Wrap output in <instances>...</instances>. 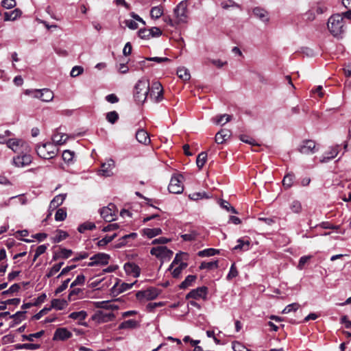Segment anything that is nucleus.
Wrapping results in <instances>:
<instances>
[{"instance_id": "nucleus-23", "label": "nucleus", "mask_w": 351, "mask_h": 351, "mask_svg": "<svg viewBox=\"0 0 351 351\" xmlns=\"http://www.w3.org/2000/svg\"><path fill=\"white\" fill-rule=\"evenodd\" d=\"M66 197V193H62L56 195L51 201L49 209L54 210L62 205Z\"/></svg>"}, {"instance_id": "nucleus-21", "label": "nucleus", "mask_w": 351, "mask_h": 351, "mask_svg": "<svg viewBox=\"0 0 351 351\" xmlns=\"http://www.w3.org/2000/svg\"><path fill=\"white\" fill-rule=\"evenodd\" d=\"M230 136L231 132L230 130L222 129L216 134L215 141L217 144H222L226 141Z\"/></svg>"}, {"instance_id": "nucleus-45", "label": "nucleus", "mask_w": 351, "mask_h": 351, "mask_svg": "<svg viewBox=\"0 0 351 351\" xmlns=\"http://www.w3.org/2000/svg\"><path fill=\"white\" fill-rule=\"evenodd\" d=\"M45 333L44 330H40L36 333H32L29 335H22V340L23 341H33L34 338H40Z\"/></svg>"}, {"instance_id": "nucleus-15", "label": "nucleus", "mask_w": 351, "mask_h": 351, "mask_svg": "<svg viewBox=\"0 0 351 351\" xmlns=\"http://www.w3.org/2000/svg\"><path fill=\"white\" fill-rule=\"evenodd\" d=\"M316 150L315 142L312 140L303 141L298 148V151L303 154L315 153Z\"/></svg>"}, {"instance_id": "nucleus-1", "label": "nucleus", "mask_w": 351, "mask_h": 351, "mask_svg": "<svg viewBox=\"0 0 351 351\" xmlns=\"http://www.w3.org/2000/svg\"><path fill=\"white\" fill-rule=\"evenodd\" d=\"M149 81L145 77L140 79L134 86V98L139 104H143L149 95Z\"/></svg>"}, {"instance_id": "nucleus-19", "label": "nucleus", "mask_w": 351, "mask_h": 351, "mask_svg": "<svg viewBox=\"0 0 351 351\" xmlns=\"http://www.w3.org/2000/svg\"><path fill=\"white\" fill-rule=\"evenodd\" d=\"M72 333L65 328H60L56 329L54 332L53 340H66L71 337Z\"/></svg>"}, {"instance_id": "nucleus-55", "label": "nucleus", "mask_w": 351, "mask_h": 351, "mask_svg": "<svg viewBox=\"0 0 351 351\" xmlns=\"http://www.w3.org/2000/svg\"><path fill=\"white\" fill-rule=\"evenodd\" d=\"M300 307V304L298 303H292L287 305L282 311L284 314L289 313L292 311H296Z\"/></svg>"}, {"instance_id": "nucleus-39", "label": "nucleus", "mask_w": 351, "mask_h": 351, "mask_svg": "<svg viewBox=\"0 0 351 351\" xmlns=\"http://www.w3.org/2000/svg\"><path fill=\"white\" fill-rule=\"evenodd\" d=\"M56 232L57 234L56 235V237L53 238V241L55 243H60V241L64 240L69 237V234L62 230L58 229L56 230Z\"/></svg>"}, {"instance_id": "nucleus-64", "label": "nucleus", "mask_w": 351, "mask_h": 351, "mask_svg": "<svg viewBox=\"0 0 351 351\" xmlns=\"http://www.w3.org/2000/svg\"><path fill=\"white\" fill-rule=\"evenodd\" d=\"M15 0H3L1 2L2 6L5 9H12L16 6Z\"/></svg>"}, {"instance_id": "nucleus-53", "label": "nucleus", "mask_w": 351, "mask_h": 351, "mask_svg": "<svg viewBox=\"0 0 351 351\" xmlns=\"http://www.w3.org/2000/svg\"><path fill=\"white\" fill-rule=\"evenodd\" d=\"M106 119L109 123L114 124L119 119V114L116 111L109 112L106 114Z\"/></svg>"}, {"instance_id": "nucleus-58", "label": "nucleus", "mask_w": 351, "mask_h": 351, "mask_svg": "<svg viewBox=\"0 0 351 351\" xmlns=\"http://www.w3.org/2000/svg\"><path fill=\"white\" fill-rule=\"evenodd\" d=\"M149 29H140L138 32V36L142 39H149L151 38Z\"/></svg>"}, {"instance_id": "nucleus-14", "label": "nucleus", "mask_w": 351, "mask_h": 351, "mask_svg": "<svg viewBox=\"0 0 351 351\" xmlns=\"http://www.w3.org/2000/svg\"><path fill=\"white\" fill-rule=\"evenodd\" d=\"M32 161L31 155L27 154H19L13 158V163L17 167H24L29 165Z\"/></svg>"}, {"instance_id": "nucleus-24", "label": "nucleus", "mask_w": 351, "mask_h": 351, "mask_svg": "<svg viewBox=\"0 0 351 351\" xmlns=\"http://www.w3.org/2000/svg\"><path fill=\"white\" fill-rule=\"evenodd\" d=\"M136 139L140 143L143 145H148L150 143V138L148 133L143 129L138 130L136 132Z\"/></svg>"}, {"instance_id": "nucleus-28", "label": "nucleus", "mask_w": 351, "mask_h": 351, "mask_svg": "<svg viewBox=\"0 0 351 351\" xmlns=\"http://www.w3.org/2000/svg\"><path fill=\"white\" fill-rule=\"evenodd\" d=\"M137 237V233L132 232L128 234L123 235L119 239V242L115 245V247L121 248L128 243V240L130 239H134Z\"/></svg>"}, {"instance_id": "nucleus-18", "label": "nucleus", "mask_w": 351, "mask_h": 351, "mask_svg": "<svg viewBox=\"0 0 351 351\" xmlns=\"http://www.w3.org/2000/svg\"><path fill=\"white\" fill-rule=\"evenodd\" d=\"M123 268L127 274L132 275L135 278L140 275V267L134 263L128 262L125 263Z\"/></svg>"}, {"instance_id": "nucleus-25", "label": "nucleus", "mask_w": 351, "mask_h": 351, "mask_svg": "<svg viewBox=\"0 0 351 351\" xmlns=\"http://www.w3.org/2000/svg\"><path fill=\"white\" fill-rule=\"evenodd\" d=\"M189 258V254L185 252H180L176 254V256L169 267V270H171L173 267L178 264H180L183 261H186Z\"/></svg>"}, {"instance_id": "nucleus-41", "label": "nucleus", "mask_w": 351, "mask_h": 351, "mask_svg": "<svg viewBox=\"0 0 351 351\" xmlns=\"http://www.w3.org/2000/svg\"><path fill=\"white\" fill-rule=\"evenodd\" d=\"M207 160V154L206 152H202L198 154L196 159L197 166L199 169H201Z\"/></svg>"}, {"instance_id": "nucleus-16", "label": "nucleus", "mask_w": 351, "mask_h": 351, "mask_svg": "<svg viewBox=\"0 0 351 351\" xmlns=\"http://www.w3.org/2000/svg\"><path fill=\"white\" fill-rule=\"evenodd\" d=\"M34 97L40 99L43 101L49 102L53 99V93L48 88H43L40 90H36Z\"/></svg>"}, {"instance_id": "nucleus-35", "label": "nucleus", "mask_w": 351, "mask_h": 351, "mask_svg": "<svg viewBox=\"0 0 351 351\" xmlns=\"http://www.w3.org/2000/svg\"><path fill=\"white\" fill-rule=\"evenodd\" d=\"M16 350H21V349H25V350H38L40 348V344L36 343H18L14 345Z\"/></svg>"}, {"instance_id": "nucleus-40", "label": "nucleus", "mask_w": 351, "mask_h": 351, "mask_svg": "<svg viewBox=\"0 0 351 351\" xmlns=\"http://www.w3.org/2000/svg\"><path fill=\"white\" fill-rule=\"evenodd\" d=\"M219 253V250L214 248H208L199 251L197 255L200 257L212 256Z\"/></svg>"}, {"instance_id": "nucleus-57", "label": "nucleus", "mask_w": 351, "mask_h": 351, "mask_svg": "<svg viewBox=\"0 0 351 351\" xmlns=\"http://www.w3.org/2000/svg\"><path fill=\"white\" fill-rule=\"evenodd\" d=\"M85 282V276L83 274L78 275L71 285V288L77 285H83Z\"/></svg>"}, {"instance_id": "nucleus-62", "label": "nucleus", "mask_w": 351, "mask_h": 351, "mask_svg": "<svg viewBox=\"0 0 351 351\" xmlns=\"http://www.w3.org/2000/svg\"><path fill=\"white\" fill-rule=\"evenodd\" d=\"M232 349L234 351H249V350L239 341L232 342Z\"/></svg>"}, {"instance_id": "nucleus-63", "label": "nucleus", "mask_w": 351, "mask_h": 351, "mask_svg": "<svg viewBox=\"0 0 351 351\" xmlns=\"http://www.w3.org/2000/svg\"><path fill=\"white\" fill-rule=\"evenodd\" d=\"M84 71V69L80 66H75L71 71L70 75L71 77H77L82 74Z\"/></svg>"}, {"instance_id": "nucleus-36", "label": "nucleus", "mask_w": 351, "mask_h": 351, "mask_svg": "<svg viewBox=\"0 0 351 351\" xmlns=\"http://www.w3.org/2000/svg\"><path fill=\"white\" fill-rule=\"evenodd\" d=\"M197 276L195 275H189L186 277L184 280L179 285L180 289H184L192 285V283L195 282Z\"/></svg>"}, {"instance_id": "nucleus-42", "label": "nucleus", "mask_w": 351, "mask_h": 351, "mask_svg": "<svg viewBox=\"0 0 351 351\" xmlns=\"http://www.w3.org/2000/svg\"><path fill=\"white\" fill-rule=\"evenodd\" d=\"M188 266V264L184 262H181L179 265L176 267L171 274L172 276L175 278H178L182 271L183 269H184Z\"/></svg>"}, {"instance_id": "nucleus-52", "label": "nucleus", "mask_w": 351, "mask_h": 351, "mask_svg": "<svg viewBox=\"0 0 351 351\" xmlns=\"http://www.w3.org/2000/svg\"><path fill=\"white\" fill-rule=\"evenodd\" d=\"M52 140L57 145H62L66 143L67 137L64 134H56L53 135Z\"/></svg>"}, {"instance_id": "nucleus-8", "label": "nucleus", "mask_w": 351, "mask_h": 351, "mask_svg": "<svg viewBox=\"0 0 351 351\" xmlns=\"http://www.w3.org/2000/svg\"><path fill=\"white\" fill-rule=\"evenodd\" d=\"M181 175L173 176L170 180V183L168 186V190L171 193L180 194L182 193L184 186L182 184Z\"/></svg>"}, {"instance_id": "nucleus-47", "label": "nucleus", "mask_w": 351, "mask_h": 351, "mask_svg": "<svg viewBox=\"0 0 351 351\" xmlns=\"http://www.w3.org/2000/svg\"><path fill=\"white\" fill-rule=\"evenodd\" d=\"M26 311H18L15 314L10 315V318L14 320V324H19L22 320L25 319Z\"/></svg>"}, {"instance_id": "nucleus-13", "label": "nucleus", "mask_w": 351, "mask_h": 351, "mask_svg": "<svg viewBox=\"0 0 351 351\" xmlns=\"http://www.w3.org/2000/svg\"><path fill=\"white\" fill-rule=\"evenodd\" d=\"M110 255L105 253H97L90 258L91 262L88 263V267H93L95 265H108L110 260Z\"/></svg>"}, {"instance_id": "nucleus-56", "label": "nucleus", "mask_w": 351, "mask_h": 351, "mask_svg": "<svg viewBox=\"0 0 351 351\" xmlns=\"http://www.w3.org/2000/svg\"><path fill=\"white\" fill-rule=\"evenodd\" d=\"M238 271H237V269L235 266V263H233L232 264L230 268V271L226 276V279L228 280H232V278L237 277L238 276Z\"/></svg>"}, {"instance_id": "nucleus-20", "label": "nucleus", "mask_w": 351, "mask_h": 351, "mask_svg": "<svg viewBox=\"0 0 351 351\" xmlns=\"http://www.w3.org/2000/svg\"><path fill=\"white\" fill-rule=\"evenodd\" d=\"M339 146L336 145L330 148V150L324 153L322 158L321 162H328L329 160L335 158L339 153Z\"/></svg>"}, {"instance_id": "nucleus-3", "label": "nucleus", "mask_w": 351, "mask_h": 351, "mask_svg": "<svg viewBox=\"0 0 351 351\" xmlns=\"http://www.w3.org/2000/svg\"><path fill=\"white\" fill-rule=\"evenodd\" d=\"M150 254L165 262L169 261L173 253L166 246H158L152 247L150 250Z\"/></svg>"}, {"instance_id": "nucleus-5", "label": "nucleus", "mask_w": 351, "mask_h": 351, "mask_svg": "<svg viewBox=\"0 0 351 351\" xmlns=\"http://www.w3.org/2000/svg\"><path fill=\"white\" fill-rule=\"evenodd\" d=\"M149 96L157 103L161 101L163 99V88L162 84L158 81H154L149 87Z\"/></svg>"}, {"instance_id": "nucleus-59", "label": "nucleus", "mask_w": 351, "mask_h": 351, "mask_svg": "<svg viewBox=\"0 0 351 351\" xmlns=\"http://www.w3.org/2000/svg\"><path fill=\"white\" fill-rule=\"evenodd\" d=\"M74 156V152L70 150H64L62 153V159L66 162L72 161Z\"/></svg>"}, {"instance_id": "nucleus-32", "label": "nucleus", "mask_w": 351, "mask_h": 351, "mask_svg": "<svg viewBox=\"0 0 351 351\" xmlns=\"http://www.w3.org/2000/svg\"><path fill=\"white\" fill-rule=\"evenodd\" d=\"M218 261H210V262H206L203 261L201 265H199V269H208V270H212L218 268Z\"/></svg>"}, {"instance_id": "nucleus-11", "label": "nucleus", "mask_w": 351, "mask_h": 351, "mask_svg": "<svg viewBox=\"0 0 351 351\" xmlns=\"http://www.w3.org/2000/svg\"><path fill=\"white\" fill-rule=\"evenodd\" d=\"M208 294V288L205 286L192 289L186 295V299L192 298L193 300L203 299L206 300Z\"/></svg>"}, {"instance_id": "nucleus-29", "label": "nucleus", "mask_w": 351, "mask_h": 351, "mask_svg": "<svg viewBox=\"0 0 351 351\" xmlns=\"http://www.w3.org/2000/svg\"><path fill=\"white\" fill-rule=\"evenodd\" d=\"M22 12L19 9H15L10 12H5L3 14L4 16V21H14L17 18L20 17Z\"/></svg>"}, {"instance_id": "nucleus-54", "label": "nucleus", "mask_w": 351, "mask_h": 351, "mask_svg": "<svg viewBox=\"0 0 351 351\" xmlns=\"http://www.w3.org/2000/svg\"><path fill=\"white\" fill-rule=\"evenodd\" d=\"M20 288V285L15 283L12 285L8 290L3 291L1 294L3 295H12L14 293L18 292Z\"/></svg>"}, {"instance_id": "nucleus-2", "label": "nucleus", "mask_w": 351, "mask_h": 351, "mask_svg": "<svg viewBox=\"0 0 351 351\" xmlns=\"http://www.w3.org/2000/svg\"><path fill=\"white\" fill-rule=\"evenodd\" d=\"M343 16L339 14L331 16L328 21V28L335 37H339L344 32Z\"/></svg>"}, {"instance_id": "nucleus-26", "label": "nucleus", "mask_w": 351, "mask_h": 351, "mask_svg": "<svg viewBox=\"0 0 351 351\" xmlns=\"http://www.w3.org/2000/svg\"><path fill=\"white\" fill-rule=\"evenodd\" d=\"M253 14L263 22L269 21L268 13L263 8L256 7L253 9Z\"/></svg>"}, {"instance_id": "nucleus-7", "label": "nucleus", "mask_w": 351, "mask_h": 351, "mask_svg": "<svg viewBox=\"0 0 351 351\" xmlns=\"http://www.w3.org/2000/svg\"><path fill=\"white\" fill-rule=\"evenodd\" d=\"M159 295L158 289L149 287L146 290L138 291L136 293V297L138 300H152L156 299Z\"/></svg>"}, {"instance_id": "nucleus-43", "label": "nucleus", "mask_w": 351, "mask_h": 351, "mask_svg": "<svg viewBox=\"0 0 351 351\" xmlns=\"http://www.w3.org/2000/svg\"><path fill=\"white\" fill-rule=\"evenodd\" d=\"M66 210L65 208H58L55 214V220L57 221H62L66 218Z\"/></svg>"}, {"instance_id": "nucleus-61", "label": "nucleus", "mask_w": 351, "mask_h": 351, "mask_svg": "<svg viewBox=\"0 0 351 351\" xmlns=\"http://www.w3.org/2000/svg\"><path fill=\"white\" fill-rule=\"evenodd\" d=\"M221 6L223 9L227 10L231 7L239 8V5L232 0H227L221 2Z\"/></svg>"}, {"instance_id": "nucleus-49", "label": "nucleus", "mask_w": 351, "mask_h": 351, "mask_svg": "<svg viewBox=\"0 0 351 351\" xmlns=\"http://www.w3.org/2000/svg\"><path fill=\"white\" fill-rule=\"evenodd\" d=\"M138 326V322L137 321L134 320V319H128L127 321H125L123 322H122L120 325H119V328L120 329H122V328H135Z\"/></svg>"}, {"instance_id": "nucleus-60", "label": "nucleus", "mask_w": 351, "mask_h": 351, "mask_svg": "<svg viewBox=\"0 0 351 351\" xmlns=\"http://www.w3.org/2000/svg\"><path fill=\"white\" fill-rule=\"evenodd\" d=\"M291 210L295 213H300L302 210V205L298 200H294L291 204Z\"/></svg>"}, {"instance_id": "nucleus-44", "label": "nucleus", "mask_w": 351, "mask_h": 351, "mask_svg": "<svg viewBox=\"0 0 351 351\" xmlns=\"http://www.w3.org/2000/svg\"><path fill=\"white\" fill-rule=\"evenodd\" d=\"M95 228H96V226L94 223L87 221V222L80 224L77 228V230L80 233H84L87 230H92L95 229Z\"/></svg>"}, {"instance_id": "nucleus-38", "label": "nucleus", "mask_w": 351, "mask_h": 351, "mask_svg": "<svg viewBox=\"0 0 351 351\" xmlns=\"http://www.w3.org/2000/svg\"><path fill=\"white\" fill-rule=\"evenodd\" d=\"M177 75L179 78L182 79L184 81H187L190 79L191 75L187 69L185 67H180L177 70Z\"/></svg>"}, {"instance_id": "nucleus-31", "label": "nucleus", "mask_w": 351, "mask_h": 351, "mask_svg": "<svg viewBox=\"0 0 351 351\" xmlns=\"http://www.w3.org/2000/svg\"><path fill=\"white\" fill-rule=\"evenodd\" d=\"M142 231L143 234L149 239H152L162 233V230L160 228H144Z\"/></svg>"}, {"instance_id": "nucleus-37", "label": "nucleus", "mask_w": 351, "mask_h": 351, "mask_svg": "<svg viewBox=\"0 0 351 351\" xmlns=\"http://www.w3.org/2000/svg\"><path fill=\"white\" fill-rule=\"evenodd\" d=\"M295 180V176L293 173H289L285 176L282 180V184L285 187L289 189L292 186Z\"/></svg>"}, {"instance_id": "nucleus-50", "label": "nucleus", "mask_w": 351, "mask_h": 351, "mask_svg": "<svg viewBox=\"0 0 351 351\" xmlns=\"http://www.w3.org/2000/svg\"><path fill=\"white\" fill-rule=\"evenodd\" d=\"M163 14V10L162 7L155 6L153 7L150 11V15L152 18L159 19Z\"/></svg>"}, {"instance_id": "nucleus-17", "label": "nucleus", "mask_w": 351, "mask_h": 351, "mask_svg": "<svg viewBox=\"0 0 351 351\" xmlns=\"http://www.w3.org/2000/svg\"><path fill=\"white\" fill-rule=\"evenodd\" d=\"M114 167V161L112 159H108L101 165V174L105 177H110L113 175L112 169Z\"/></svg>"}, {"instance_id": "nucleus-33", "label": "nucleus", "mask_w": 351, "mask_h": 351, "mask_svg": "<svg viewBox=\"0 0 351 351\" xmlns=\"http://www.w3.org/2000/svg\"><path fill=\"white\" fill-rule=\"evenodd\" d=\"M95 306L97 308H103L104 311H108V310H112V309H117V306L114 304H112L110 303L109 301H100L97 302L95 303Z\"/></svg>"}, {"instance_id": "nucleus-22", "label": "nucleus", "mask_w": 351, "mask_h": 351, "mask_svg": "<svg viewBox=\"0 0 351 351\" xmlns=\"http://www.w3.org/2000/svg\"><path fill=\"white\" fill-rule=\"evenodd\" d=\"M136 282V281L132 283L123 282L120 285L117 283L112 287V291L114 294L118 295L131 289Z\"/></svg>"}, {"instance_id": "nucleus-48", "label": "nucleus", "mask_w": 351, "mask_h": 351, "mask_svg": "<svg viewBox=\"0 0 351 351\" xmlns=\"http://www.w3.org/2000/svg\"><path fill=\"white\" fill-rule=\"evenodd\" d=\"M87 313L84 311L73 312L69 315L70 318L73 319H78L80 321L85 319Z\"/></svg>"}, {"instance_id": "nucleus-27", "label": "nucleus", "mask_w": 351, "mask_h": 351, "mask_svg": "<svg viewBox=\"0 0 351 351\" xmlns=\"http://www.w3.org/2000/svg\"><path fill=\"white\" fill-rule=\"evenodd\" d=\"M250 242L248 239H239L237 240V244L233 247L235 251H247L250 249Z\"/></svg>"}, {"instance_id": "nucleus-51", "label": "nucleus", "mask_w": 351, "mask_h": 351, "mask_svg": "<svg viewBox=\"0 0 351 351\" xmlns=\"http://www.w3.org/2000/svg\"><path fill=\"white\" fill-rule=\"evenodd\" d=\"M197 235L198 233L196 231L192 230L189 233L182 234L181 238L185 241H192L197 239Z\"/></svg>"}, {"instance_id": "nucleus-30", "label": "nucleus", "mask_w": 351, "mask_h": 351, "mask_svg": "<svg viewBox=\"0 0 351 351\" xmlns=\"http://www.w3.org/2000/svg\"><path fill=\"white\" fill-rule=\"evenodd\" d=\"M51 310L55 308L56 310H63L67 305V302L65 300L53 299L51 302Z\"/></svg>"}, {"instance_id": "nucleus-12", "label": "nucleus", "mask_w": 351, "mask_h": 351, "mask_svg": "<svg viewBox=\"0 0 351 351\" xmlns=\"http://www.w3.org/2000/svg\"><path fill=\"white\" fill-rule=\"evenodd\" d=\"M187 4L186 1H182L174 9V14L180 23L186 21Z\"/></svg>"}, {"instance_id": "nucleus-9", "label": "nucleus", "mask_w": 351, "mask_h": 351, "mask_svg": "<svg viewBox=\"0 0 351 351\" xmlns=\"http://www.w3.org/2000/svg\"><path fill=\"white\" fill-rule=\"evenodd\" d=\"M117 209L114 204H110L108 206L100 209L99 213L101 217L108 222L112 221L115 219L116 212Z\"/></svg>"}, {"instance_id": "nucleus-6", "label": "nucleus", "mask_w": 351, "mask_h": 351, "mask_svg": "<svg viewBox=\"0 0 351 351\" xmlns=\"http://www.w3.org/2000/svg\"><path fill=\"white\" fill-rule=\"evenodd\" d=\"M53 148V145L52 143H47L41 145H38L36 147V152L40 158L49 159L54 156V152L51 150Z\"/></svg>"}, {"instance_id": "nucleus-46", "label": "nucleus", "mask_w": 351, "mask_h": 351, "mask_svg": "<svg viewBox=\"0 0 351 351\" xmlns=\"http://www.w3.org/2000/svg\"><path fill=\"white\" fill-rule=\"evenodd\" d=\"M117 237V233H114L111 236H108L106 235L104 238H103L102 239L99 240L98 242H97V246L98 247H104L106 246L107 244H108L109 243H110L114 238H116Z\"/></svg>"}, {"instance_id": "nucleus-10", "label": "nucleus", "mask_w": 351, "mask_h": 351, "mask_svg": "<svg viewBox=\"0 0 351 351\" xmlns=\"http://www.w3.org/2000/svg\"><path fill=\"white\" fill-rule=\"evenodd\" d=\"M115 317L114 313L111 311L99 310L96 311L92 316L93 320L97 323H105L110 322Z\"/></svg>"}, {"instance_id": "nucleus-4", "label": "nucleus", "mask_w": 351, "mask_h": 351, "mask_svg": "<svg viewBox=\"0 0 351 351\" xmlns=\"http://www.w3.org/2000/svg\"><path fill=\"white\" fill-rule=\"evenodd\" d=\"M7 146L13 152L19 154H23L24 151H27L29 149V146L25 142L16 138L8 139Z\"/></svg>"}, {"instance_id": "nucleus-34", "label": "nucleus", "mask_w": 351, "mask_h": 351, "mask_svg": "<svg viewBox=\"0 0 351 351\" xmlns=\"http://www.w3.org/2000/svg\"><path fill=\"white\" fill-rule=\"evenodd\" d=\"M231 119H232V116L227 114L218 115L213 119L214 122L217 125H219V124L224 125L226 123L230 121Z\"/></svg>"}]
</instances>
